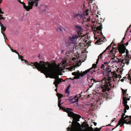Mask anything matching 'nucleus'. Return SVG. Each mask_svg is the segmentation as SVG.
<instances>
[{
  "label": "nucleus",
  "instance_id": "1",
  "mask_svg": "<svg viewBox=\"0 0 131 131\" xmlns=\"http://www.w3.org/2000/svg\"><path fill=\"white\" fill-rule=\"evenodd\" d=\"M24 62L26 64H27V65H30L33 67V68H36L39 71H40L42 73H48L50 74L53 72L52 70L51 69H48L47 67V64H49V62L47 61L45 62L43 61H40V63H39L37 62H30L29 64L28 61L26 60L24 61Z\"/></svg>",
  "mask_w": 131,
  "mask_h": 131
},
{
  "label": "nucleus",
  "instance_id": "2",
  "mask_svg": "<svg viewBox=\"0 0 131 131\" xmlns=\"http://www.w3.org/2000/svg\"><path fill=\"white\" fill-rule=\"evenodd\" d=\"M66 113L68 114V116L72 118L73 122L75 123V124L72 125L70 127H69L67 129L68 131H81V129H79L76 124H78L80 125L78 122L79 121V119L81 118V116L74 113L72 111L73 109L72 108H66Z\"/></svg>",
  "mask_w": 131,
  "mask_h": 131
},
{
  "label": "nucleus",
  "instance_id": "3",
  "mask_svg": "<svg viewBox=\"0 0 131 131\" xmlns=\"http://www.w3.org/2000/svg\"><path fill=\"white\" fill-rule=\"evenodd\" d=\"M125 115V114H123L122 113L121 115V118L118 121V123L119 124L117 125L113 129V130L117 127L119 125H120V127H122L124 125V123L127 124H131V116L126 115L125 117H124Z\"/></svg>",
  "mask_w": 131,
  "mask_h": 131
},
{
  "label": "nucleus",
  "instance_id": "4",
  "mask_svg": "<svg viewBox=\"0 0 131 131\" xmlns=\"http://www.w3.org/2000/svg\"><path fill=\"white\" fill-rule=\"evenodd\" d=\"M47 64V67L48 68V69H52L53 71V72L50 74H48L47 73L45 74L44 73H44V74L46 75V77L47 78H48V76L50 77V76H52L56 79L58 78H59L58 75L57 74L56 71V69L55 67H53L52 64H50L49 62V64Z\"/></svg>",
  "mask_w": 131,
  "mask_h": 131
},
{
  "label": "nucleus",
  "instance_id": "5",
  "mask_svg": "<svg viewBox=\"0 0 131 131\" xmlns=\"http://www.w3.org/2000/svg\"><path fill=\"white\" fill-rule=\"evenodd\" d=\"M110 95L107 93H105L104 95H102V96L101 97V98L100 99H98L94 101V104L92 105V106L93 105L94 106V108L95 106L96 107H98L101 104L100 100L102 101H103L105 100H108L109 99Z\"/></svg>",
  "mask_w": 131,
  "mask_h": 131
},
{
  "label": "nucleus",
  "instance_id": "6",
  "mask_svg": "<svg viewBox=\"0 0 131 131\" xmlns=\"http://www.w3.org/2000/svg\"><path fill=\"white\" fill-rule=\"evenodd\" d=\"M78 38V36L77 35H73L72 36L69 37V43L66 42V46L68 47L71 49L73 45L75 43L76 40Z\"/></svg>",
  "mask_w": 131,
  "mask_h": 131
},
{
  "label": "nucleus",
  "instance_id": "7",
  "mask_svg": "<svg viewBox=\"0 0 131 131\" xmlns=\"http://www.w3.org/2000/svg\"><path fill=\"white\" fill-rule=\"evenodd\" d=\"M94 68L93 67H91L89 69L85 70L83 72V74H80L79 71H78L77 72H74L72 73V74L73 75H74V78L75 79H78L82 77L83 76L85 75L88 73L92 69Z\"/></svg>",
  "mask_w": 131,
  "mask_h": 131
},
{
  "label": "nucleus",
  "instance_id": "8",
  "mask_svg": "<svg viewBox=\"0 0 131 131\" xmlns=\"http://www.w3.org/2000/svg\"><path fill=\"white\" fill-rule=\"evenodd\" d=\"M94 37L95 40H97L96 42H100L103 41V40H104L105 38H103V36L102 33L99 32V31H95L94 32Z\"/></svg>",
  "mask_w": 131,
  "mask_h": 131
},
{
  "label": "nucleus",
  "instance_id": "9",
  "mask_svg": "<svg viewBox=\"0 0 131 131\" xmlns=\"http://www.w3.org/2000/svg\"><path fill=\"white\" fill-rule=\"evenodd\" d=\"M66 58L63 59L61 62L60 63H59L57 66V70L59 71H62L65 69L66 67ZM53 66H57L55 64V62H53Z\"/></svg>",
  "mask_w": 131,
  "mask_h": 131
},
{
  "label": "nucleus",
  "instance_id": "10",
  "mask_svg": "<svg viewBox=\"0 0 131 131\" xmlns=\"http://www.w3.org/2000/svg\"><path fill=\"white\" fill-rule=\"evenodd\" d=\"M78 95L75 96L74 97L71 98L70 97V98L67 99L66 98V103H68L69 104H73L75 103V106H77L78 105V103L79 99L78 97Z\"/></svg>",
  "mask_w": 131,
  "mask_h": 131
},
{
  "label": "nucleus",
  "instance_id": "11",
  "mask_svg": "<svg viewBox=\"0 0 131 131\" xmlns=\"http://www.w3.org/2000/svg\"><path fill=\"white\" fill-rule=\"evenodd\" d=\"M94 110V106L92 104H86L84 106L82 110L85 113L88 114L92 113V111Z\"/></svg>",
  "mask_w": 131,
  "mask_h": 131
},
{
  "label": "nucleus",
  "instance_id": "12",
  "mask_svg": "<svg viewBox=\"0 0 131 131\" xmlns=\"http://www.w3.org/2000/svg\"><path fill=\"white\" fill-rule=\"evenodd\" d=\"M57 95L58 97V106L59 107L60 109H62L64 112H66V108H65L64 107H63L61 106V105L63 104V103L62 102L61 103V98L63 96L64 97L65 96H63V95L57 93Z\"/></svg>",
  "mask_w": 131,
  "mask_h": 131
},
{
  "label": "nucleus",
  "instance_id": "13",
  "mask_svg": "<svg viewBox=\"0 0 131 131\" xmlns=\"http://www.w3.org/2000/svg\"><path fill=\"white\" fill-rule=\"evenodd\" d=\"M126 93L125 92L124 93V97L122 98L123 99V105L124 107V113H123V114H125V113L126 112V110H128L129 109V106L127 104V101L126 99ZM123 113V112H122V113Z\"/></svg>",
  "mask_w": 131,
  "mask_h": 131
},
{
  "label": "nucleus",
  "instance_id": "14",
  "mask_svg": "<svg viewBox=\"0 0 131 131\" xmlns=\"http://www.w3.org/2000/svg\"><path fill=\"white\" fill-rule=\"evenodd\" d=\"M67 52L66 51V70H68V71H72V70H74L75 68L72 66H72L71 65L69 64V65H68L67 63V60H68L67 58H68V55L67 54Z\"/></svg>",
  "mask_w": 131,
  "mask_h": 131
},
{
  "label": "nucleus",
  "instance_id": "15",
  "mask_svg": "<svg viewBox=\"0 0 131 131\" xmlns=\"http://www.w3.org/2000/svg\"><path fill=\"white\" fill-rule=\"evenodd\" d=\"M126 47H123L122 46H120L118 48V49L116 48L114 50V52L115 54L117 53L118 51L120 53L122 54L125 53V51Z\"/></svg>",
  "mask_w": 131,
  "mask_h": 131
},
{
  "label": "nucleus",
  "instance_id": "16",
  "mask_svg": "<svg viewBox=\"0 0 131 131\" xmlns=\"http://www.w3.org/2000/svg\"><path fill=\"white\" fill-rule=\"evenodd\" d=\"M97 76L93 75L92 77V78L90 80L92 83L91 85L89 86L90 88H91L93 85L94 84V83H96L97 82H99L98 81H97L96 80L94 79L95 78H97Z\"/></svg>",
  "mask_w": 131,
  "mask_h": 131
},
{
  "label": "nucleus",
  "instance_id": "17",
  "mask_svg": "<svg viewBox=\"0 0 131 131\" xmlns=\"http://www.w3.org/2000/svg\"><path fill=\"white\" fill-rule=\"evenodd\" d=\"M103 70H104L105 72L108 75H110V73L111 72V71L110 67V66H107V67L105 68V69L104 68Z\"/></svg>",
  "mask_w": 131,
  "mask_h": 131
},
{
  "label": "nucleus",
  "instance_id": "18",
  "mask_svg": "<svg viewBox=\"0 0 131 131\" xmlns=\"http://www.w3.org/2000/svg\"><path fill=\"white\" fill-rule=\"evenodd\" d=\"M115 45V44L113 45L112 47V49L110 51H108L107 50V52H108L109 54L111 53L112 56L113 57H114V58H115L116 57L115 56V53H114V50L116 48V47H114Z\"/></svg>",
  "mask_w": 131,
  "mask_h": 131
},
{
  "label": "nucleus",
  "instance_id": "19",
  "mask_svg": "<svg viewBox=\"0 0 131 131\" xmlns=\"http://www.w3.org/2000/svg\"><path fill=\"white\" fill-rule=\"evenodd\" d=\"M75 27L77 31L79 32H81L82 29V27L79 25H76Z\"/></svg>",
  "mask_w": 131,
  "mask_h": 131
},
{
  "label": "nucleus",
  "instance_id": "20",
  "mask_svg": "<svg viewBox=\"0 0 131 131\" xmlns=\"http://www.w3.org/2000/svg\"><path fill=\"white\" fill-rule=\"evenodd\" d=\"M97 127L95 129H94L92 127H91L90 128H87L84 129V131H99Z\"/></svg>",
  "mask_w": 131,
  "mask_h": 131
},
{
  "label": "nucleus",
  "instance_id": "21",
  "mask_svg": "<svg viewBox=\"0 0 131 131\" xmlns=\"http://www.w3.org/2000/svg\"><path fill=\"white\" fill-rule=\"evenodd\" d=\"M117 59L118 60L117 61L116 60H113L111 61V63L113 64L115 63H117L118 64L119 62H122L124 61V59H119L117 58Z\"/></svg>",
  "mask_w": 131,
  "mask_h": 131
},
{
  "label": "nucleus",
  "instance_id": "22",
  "mask_svg": "<svg viewBox=\"0 0 131 131\" xmlns=\"http://www.w3.org/2000/svg\"><path fill=\"white\" fill-rule=\"evenodd\" d=\"M19 3L21 4H22L23 5L24 8L27 11H29V9L28 6H26L25 5V4L23 2H22L20 0H18L17 1Z\"/></svg>",
  "mask_w": 131,
  "mask_h": 131
},
{
  "label": "nucleus",
  "instance_id": "23",
  "mask_svg": "<svg viewBox=\"0 0 131 131\" xmlns=\"http://www.w3.org/2000/svg\"><path fill=\"white\" fill-rule=\"evenodd\" d=\"M113 43L112 42V43L110 45H109V46H108L106 48V49L104 50L103 51V52H102V53H104L107 50H109L110 48H111L112 46V44H113Z\"/></svg>",
  "mask_w": 131,
  "mask_h": 131
},
{
  "label": "nucleus",
  "instance_id": "24",
  "mask_svg": "<svg viewBox=\"0 0 131 131\" xmlns=\"http://www.w3.org/2000/svg\"><path fill=\"white\" fill-rule=\"evenodd\" d=\"M0 25L1 27V31H2L3 30L4 32L6 30V27L4 26V25L2 24V23H0Z\"/></svg>",
  "mask_w": 131,
  "mask_h": 131
},
{
  "label": "nucleus",
  "instance_id": "25",
  "mask_svg": "<svg viewBox=\"0 0 131 131\" xmlns=\"http://www.w3.org/2000/svg\"><path fill=\"white\" fill-rule=\"evenodd\" d=\"M103 53L102 52L99 55L98 57V59L96 61V64H97L99 60V58L102 59V56Z\"/></svg>",
  "mask_w": 131,
  "mask_h": 131
},
{
  "label": "nucleus",
  "instance_id": "26",
  "mask_svg": "<svg viewBox=\"0 0 131 131\" xmlns=\"http://www.w3.org/2000/svg\"><path fill=\"white\" fill-rule=\"evenodd\" d=\"M70 85L69 84V85L67 87V88L66 89V93H68V94L67 95V96H68L69 95V94L70 93V92L69 91V90L70 89Z\"/></svg>",
  "mask_w": 131,
  "mask_h": 131
},
{
  "label": "nucleus",
  "instance_id": "27",
  "mask_svg": "<svg viewBox=\"0 0 131 131\" xmlns=\"http://www.w3.org/2000/svg\"><path fill=\"white\" fill-rule=\"evenodd\" d=\"M121 89L122 90L123 92V98L124 97V93H125V92H126V95H126V96H127H127H128V94H127V93H126V91H125V90H124L123 89Z\"/></svg>",
  "mask_w": 131,
  "mask_h": 131
},
{
  "label": "nucleus",
  "instance_id": "28",
  "mask_svg": "<svg viewBox=\"0 0 131 131\" xmlns=\"http://www.w3.org/2000/svg\"><path fill=\"white\" fill-rule=\"evenodd\" d=\"M83 14H79V15H78V17H77V18L79 20H80L83 17Z\"/></svg>",
  "mask_w": 131,
  "mask_h": 131
},
{
  "label": "nucleus",
  "instance_id": "29",
  "mask_svg": "<svg viewBox=\"0 0 131 131\" xmlns=\"http://www.w3.org/2000/svg\"><path fill=\"white\" fill-rule=\"evenodd\" d=\"M61 82V80L60 79H58V80H56L54 81V83H57L58 84H59Z\"/></svg>",
  "mask_w": 131,
  "mask_h": 131
},
{
  "label": "nucleus",
  "instance_id": "30",
  "mask_svg": "<svg viewBox=\"0 0 131 131\" xmlns=\"http://www.w3.org/2000/svg\"><path fill=\"white\" fill-rule=\"evenodd\" d=\"M102 28V25H100L99 26L97 27V29L100 31H101Z\"/></svg>",
  "mask_w": 131,
  "mask_h": 131
},
{
  "label": "nucleus",
  "instance_id": "31",
  "mask_svg": "<svg viewBox=\"0 0 131 131\" xmlns=\"http://www.w3.org/2000/svg\"><path fill=\"white\" fill-rule=\"evenodd\" d=\"M79 15V13L74 14L73 15V17L74 18H77V17H78V15Z\"/></svg>",
  "mask_w": 131,
  "mask_h": 131
},
{
  "label": "nucleus",
  "instance_id": "32",
  "mask_svg": "<svg viewBox=\"0 0 131 131\" xmlns=\"http://www.w3.org/2000/svg\"><path fill=\"white\" fill-rule=\"evenodd\" d=\"M64 29L62 27H61L60 28H57L56 29V30H57V31H59L60 30L61 31H62L63 29Z\"/></svg>",
  "mask_w": 131,
  "mask_h": 131
},
{
  "label": "nucleus",
  "instance_id": "33",
  "mask_svg": "<svg viewBox=\"0 0 131 131\" xmlns=\"http://www.w3.org/2000/svg\"><path fill=\"white\" fill-rule=\"evenodd\" d=\"M100 85H97L96 86V89L97 90H99L100 89Z\"/></svg>",
  "mask_w": 131,
  "mask_h": 131
},
{
  "label": "nucleus",
  "instance_id": "34",
  "mask_svg": "<svg viewBox=\"0 0 131 131\" xmlns=\"http://www.w3.org/2000/svg\"><path fill=\"white\" fill-rule=\"evenodd\" d=\"M110 62V61H109V62H108L107 61H106V62H103V63H104V65L105 64V65H106V64H107V65H106V66H108V64H109V63Z\"/></svg>",
  "mask_w": 131,
  "mask_h": 131
},
{
  "label": "nucleus",
  "instance_id": "35",
  "mask_svg": "<svg viewBox=\"0 0 131 131\" xmlns=\"http://www.w3.org/2000/svg\"><path fill=\"white\" fill-rule=\"evenodd\" d=\"M97 64H96H96H95V63H93V64H92V67H93V68H95L94 69H95V68H96L97 67V66H96V65Z\"/></svg>",
  "mask_w": 131,
  "mask_h": 131
},
{
  "label": "nucleus",
  "instance_id": "36",
  "mask_svg": "<svg viewBox=\"0 0 131 131\" xmlns=\"http://www.w3.org/2000/svg\"><path fill=\"white\" fill-rule=\"evenodd\" d=\"M90 72L91 74H93L95 73V72H96V71L94 70L93 71H90Z\"/></svg>",
  "mask_w": 131,
  "mask_h": 131
},
{
  "label": "nucleus",
  "instance_id": "37",
  "mask_svg": "<svg viewBox=\"0 0 131 131\" xmlns=\"http://www.w3.org/2000/svg\"><path fill=\"white\" fill-rule=\"evenodd\" d=\"M1 32L3 34L4 38L5 39V38L6 39H7V38L6 36V35H5V34L4 33H3V31H1Z\"/></svg>",
  "mask_w": 131,
  "mask_h": 131
},
{
  "label": "nucleus",
  "instance_id": "38",
  "mask_svg": "<svg viewBox=\"0 0 131 131\" xmlns=\"http://www.w3.org/2000/svg\"><path fill=\"white\" fill-rule=\"evenodd\" d=\"M15 53L17 54H18L19 58V57H21V58H23V56H21L20 55H19V53L18 52H17L16 51V52Z\"/></svg>",
  "mask_w": 131,
  "mask_h": 131
},
{
  "label": "nucleus",
  "instance_id": "39",
  "mask_svg": "<svg viewBox=\"0 0 131 131\" xmlns=\"http://www.w3.org/2000/svg\"><path fill=\"white\" fill-rule=\"evenodd\" d=\"M104 67H105V66H104V64H102L101 66V69H102L103 68H104Z\"/></svg>",
  "mask_w": 131,
  "mask_h": 131
},
{
  "label": "nucleus",
  "instance_id": "40",
  "mask_svg": "<svg viewBox=\"0 0 131 131\" xmlns=\"http://www.w3.org/2000/svg\"><path fill=\"white\" fill-rule=\"evenodd\" d=\"M53 84H55V86L56 87V88H57V87L58 86V83H54V82L53 83Z\"/></svg>",
  "mask_w": 131,
  "mask_h": 131
},
{
  "label": "nucleus",
  "instance_id": "41",
  "mask_svg": "<svg viewBox=\"0 0 131 131\" xmlns=\"http://www.w3.org/2000/svg\"><path fill=\"white\" fill-rule=\"evenodd\" d=\"M96 73L97 74L100 75L101 74V72L100 71H98Z\"/></svg>",
  "mask_w": 131,
  "mask_h": 131
},
{
  "label": "nucleus",
  "instance_id": "42",
  "mask_svg": "<svg viewBox=\"0 0 131 131\" xmlns=\"http://www.w3.org/2000/svg\"><path fill=\"white\" fill-rule=\"evenodd\" d=\"M10 50L12 52H14L15 53L16 52V51L15 50H14L12 48Z\"/></svg>",
  "mask_w": 131,
  "mask_h": 131
},
{
  "label": "nucleus",
  "instance_id": "43",
  "mask_svg": "<svg viewBox=\"0 0 131 131\" xmlns=\"http://www.w3.org/2000/svg\"><path fill=\"white\" fill-rule=\"evenodd\" d=\"M131 26V25H130V26H129V27H128V28H127V30H126V33L127 32V30H129V28H130V26Z\"/></svg>",
  "mask_w": 131,
  "mask_h": 131
},
{
  "label": "nucleus",
  "instance_id": "44",
  "mask_svg": "<svg viewBox=\"0 0 131 131\" xmlns=\"http://www.w3.org/2000/svg\"><path fill=\"white\" fill-rule=\"evenodd\" d=\"M127 97V98H126V99L127 101H129L130 99V98Z\"/></svg>",
  "mask_w": 131,
  "mask_h": 131
},
{
  "label": "nucleus",
  "instance_id": "45",
  "mask_svg": "<svg viewBox=\"0 0 131 131\" xmlns=\"http://www.w3.org/2000/svg\"><path fill=\"white\" fill-rule=\"evenodd\" d=\"M126 35V33H125L124 36V37H123V39H122L123 40H124L125 39V36Z\"/></svg>",
  "mask_w": 131,
  "mask_h": 131
},
{
  "label": "nucleus",
  "instance_id": "46",
  "mask_svg": "<svg viewBox=\"0 0 131 131\" xmlns=\"http://www.w3.org/2000/svg\"><path fill=\"white\" fill-rule=\"evenodd\" d=\"M116 119L115 118H114L112 120V122H113Z\"/></svg>",
  "mask_w": 131,
  "mask_h": 131
},
{
  "label": "nucleus",
  "instance_id": "47",
  "mask_svg": "<svg viewBox=\"0 0 131 131\" xmlns=\"http://www.w3.org/2000/svg\"><path fill=\"white\" fill-rule=\"evenodd\" d=\"M128 42H127V43H126V46H127L128 45Z\"/></svg>",
  "mask_w": 131,
  "mask_h": 131
},
{
  "label": "nucleus",
  "instance_id": "48",
  "mask_svg": "<svg viewBox=\"0 0 131 131\" xmlns=\"http://www.w3.org/2000/svg\"><path fill=\"white\" fill-rule=\"evenodd\" d=\"M129 79L131 81V77H129Z\"/></svg>",
  "mask_w": 131,
  "mask_h": 131
},
{
  "label": "nucleus",
  "instance_id": "49",
  "mask_svg": "<svg viewBox=\"0 0 131 131\" xmlns=\"http://www.w3.org/2000/svg\"><path fill=\"white\" fill-rule=\"evenodd\" d=\"M25 60L22 59V58H21V60L22 61H24Z\"/></svg>",
  "mask_w": 131,
  "mask_h": 131
},
{
  "label": "nucleus",
  "instance_id": "50",
  "mask_svg": "<svg viewBox=\"0 0 131 131\" xmlns=\"http://www.w3.org/2000/svg\"><path fill=\"white\" fill-rule=\"evenodd\" d=\"M8 46L9 47L10 49L12 48L10 46V45H8Z\"/></svg>",
  "mask_w": 131,
  "mask_h": 131
},
{
  "label": "nucleus",
  "instance_id": "51",
  "mask_svg": "<svg viewBox=\"0 0 131 131\" xmlns=\"http://www.w3.org/2000/svg\"><path fill=\"white\" fill-rule=\"evenodd\" d=\"M69 79H71V78H66V80H67Z\"/></svg>",
  "mask_w": 131,
  "mask_h": 131
},
{
  "label": "nucleus",
  "instance_id": "52",
  "mask_svg": "<svg viewBox=\"0 0 131 131\" xmlns=\"http://www.w3.org/2000/svg\"><path fill=\"white\" fill-rule=\"evenodd\" d=\"M94 125L95 126H96V123L94 122Z\"/></svg>",
  "mask_w": 131,
  "mask_h": 131
},
{
  "label": "nucleus",
  "instance_id": "53",
  "mask_svg": "<svg viewBox=\"0 0 131 131\" xmlns=\"http://www.w3.org/2000/svg\"><path fill=\"white\" fill-rule=\"evenodd\" d=\"M124 40H122L121 41V42L122 43H123V42Z\"/></svg>",
  "mask_w": 131,
  "mask_h": 131
},
{
  "label": "nucleus",
  "instance_id": "54",
  "mask_svg": "<svg viewBox=\"0 0 131 131\" xmlns=\"http://www.w3.org/2000/svg\"><path fill=\"white\" fill-rule=\"evenodd\" d=\"M2 14H0V17H2V16H3V15H2Z\"/></svg>",
  "mask_w": 131,
  "mask_h": 131
},
{
  "label": "nucleus",
  "instance_id": "55",
  "mask_svg": "<svg viewBox=\"0 0 131 131\" xmlns=\"http://www.w3.org/2000/svg\"><path fill=\"white\" fill-rule=\"evenodd\" d=\"M90 75H88V78H89V77H90Z\"/></svg>",
  "mask_w": 131,
  "mask_h": 131
},
{
  "label": "nucleus",
  "instance_id": "56",
  "mask_svg": "<svg viewBox=\"0 0 131 131\" xmlns=\"http://www.w3.org/2000/svg\"><path fill=\"white\" fill-rule=\"evenodd\" d=\"M129 63V62H127V65Z\"/></svg>",
  "mask_w": 131,
  "mask_h": 131
},
{
  "label": "nucleus",
  "instance_id": "57",
  "mask_svg": "<svg viewBox=\"0 0 131 131\" xmlns=\"http://www.w3.org/2000/svg\"><path fill=\"white\" fill-rule=\"evenodd\" d=\"M19 59H21V58H21V57H19Z\"/></svg>",
  "mask_w": 131,
  "mask_h": 131
},
{
  "label": "nucleus",
  "instance_id": "58",
  "mask_svg": "<svg viewBox=\"0 0 131 131\" xmlns=\"http://www.w3.org/2000/svg\"><path fill=\"white\" fill-rule=\"evenodd\" d=\"M55 91H57V88H56V89H55Z\"/></svg>",
  "mask_w": 131,
  "mask_h": 131
},
{
  "label": "nucleus",
  "instance_id": "59",
  "mask_svg": "<svg viewBox=\"0 0 131 131\" xmlns=\"http://www.w3.org/2000/svg\"><path fill=\"white\" fill-rule=\"evenodd\" d=\"M82 92H81L80 94H80H82Z\"/></svg>",
  "mask_w": 131,
  "mask_h": 131
},
{
  "label": "nucleus",
  "instance_id": "60",
  "mask_svg": "<svg viewBox=\"0 0 131 131\" xmlns=\"http://www.w3.org/2000/svg\"><path fill=\"white\" fill-rule=\"evenodd\" d=\"M40 57V55H39L38 56V57L39 58Z\"/></svg>",
  "mask_w": 131,
  "mask_h": 131
},
{
  "label": "nucleus",
  "instance_id": "61",
  "mask_svg": "<svg viewBox=\"0 0 131 131\" xmlns=\"http://www.w3.org/2000/svg\"><path fill=\"white\" fill-rule=\"evenodd\" d=\"M63 51H64V50H62V52H63Z\"/></svg>",
  "mask_w": 131,
  "mask_h": 131
},
{
  "label": "nucleus",
  "instance_id": "62",
  "mask_svg": "<svg viewBox=\"0 0 131 131\" xmlns=\"http://www.w3.org/2000/svg\"><path fill=\"white\" fill-rule=\"evenodd\" d=\"M130 40H129V41H128V42H130Z\"/></svg>",
  "mask_w": 131,
  "mask_h": 131
},
{
  "label": "nucleus",
  "instance_id": "63",
  "mask_svg": "<svg viewBox=\"0 0 131 131\" xmlns=\"http://www.w3.org/2000/svg\"><path fill=\"white\" fill-rule=\"evenodd\" d=\"M66 81V79H64V81Z\"/></svg>",
  "mask_w": 131,
  "mask_h": 131
},
{
  "label": "nucleus",
  "instance_id": "64",
  "mask_svg": "<svg viewBox=\"0 0 131 131\" xmlns=\"http://www.w3.org/2000/svg\"><path fill=\"white\" fill-rule=\"evenodd\" d=\"M130 33H131V30L130 31Z\"/></svg>",
  "mask_w": 131,
  "mask_h": 131
}]
</instances>
